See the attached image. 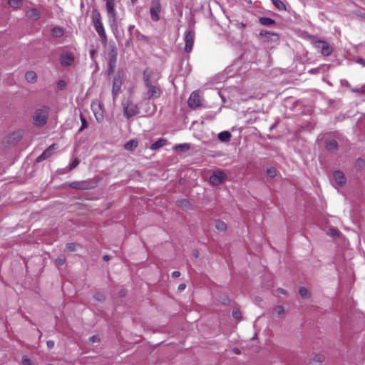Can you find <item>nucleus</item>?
<instances>
[{
	"label": "nucleus",
	"mask_w": 365,
	"mask_h": 365,
	"mask_svg": "<svg viewBox=\"0 0 365 365\" xmlns=\"http://www.w3.org/2000/svg\"><path fill=\"white\" fill-rule=\"evenodd\" d=\"M91 109L96 120L98 123H101L104 119V112L102 103L98 100L93 101L91 103Z\"/></svg>",
	"instance_id": "nucleus-8"
},
{
	"label": "nucleus",
	"mask_w": 365,
	"mask_h": 365,
	"mask_svg": "<svg viewBox=\"0 0 365 365\" xmlns=\"http://www.w3.org/2000/svg\"><path fill=\"white\" fill-rule=\"evenodd\" d=\"M106 48V56L108 61V72L110 75L114 72L118 57V48L114 42H110Z\"/></svg>",
	"instance_id": "nucleus-2"
},
{
	"label": "nucleus",
	"mask_w": 365,
	"mask_h": 365,
	"mask_svg": "<svg viewBox=\"0 0 365 365\" xmlns=\"http://www.w3.org/2000/svg\"><path fill=\"white\" fill-rule=\"evenodd\" d=\"M153 74V71L150 68H146L143 73V80L145 82V85L153 83L152 82V76Z\"/></svg>",
	"instance_id": "nucleus-19"
},
{
	"label": "nucleus",
	"mask_w": 365,
	"mask_h": 365,
	"mask_svg": "<svg viewBox=\"0 0 365 365\" xmlns=\"http://www.w3.org/2000/svg\"><path fill=\"white\" fill-rule=\"evenodd\" d=\"M160 11V5L158 1L150 8V12L151 19L154 21H158L159 20L158 13Z\"/></svg>",
	"instance_id": "nucleus-17"
},
{
	"label": "nucleus",
	"mask_w": 365,
	"mask_h": 365,
	"mask_svg": "<svg viewBox=\"0 0 365 365\" xmlns=\"http://www.w3.org/2000/svg\"><path fill=\"white\" fill-rule=\"evenodd\" d=\"M195 40V32L192 30L187 31L185 34L184 41L185 43V51L187 53L192 49Z\"/></svg>",
	"instance_id": "nucleus-11"
},
{
	"label": "nucleus",
	"mask_w": 365,
	"mask_h": 365,
	"mask_svg": "<svg viewBox=\"0 0 365 365\" xmlns=\"http://www.w3.org/2000/svg\"><path fill=\"white\" fill-rule=\"evenodd\" d=\"M274 6L279 11H286L285 4L281 0H271Z\"/></svg>",
	"instance_id": "nucleus-26"
},
{
	"label": "nucleus",
	"mask_w": 365,
	"mask_h": 365,
	"mask_svg": "<svg viewBox=\"0 0 365 365\" xmlns=\"http://www.w3.org/2000/svg\"><path fill=\"white\" fill-rule=\"evenodd\" d=\"M193 255H194V257H196V258H197V257H199V255H200L199 251H197V250H195V251L193 252Z\"/></svg>",
	"instance_id": "nucleus-53"
},
{
	"label": "nucleus",
	"mask_w": 365,
	"mask_h": 365,
	"mask_svg": "<svg viewBox=\"0 0 365 365\" xmlns=\"http://www.w3.org/2000/svg\"><path fill=\"white\" fill-rule=\"evenodd\" d=\"M277 170L273 167L269 168L267 170V175L271 178L275 177L277 175Z\"/></svg>",
	"instance_id": "nucleus-35"
},
{
	"label": "nucleus",
	"mask_w": 365,
	"mask_h": 365,
	"mask_svg": "<svg viewBox=\"0 0 365 365\" xmlns=\"http://www.w3.org/2000/svg\"><path fill=\"white\" fill-rule=\"evenodd\" d=\"M186 288V285L185 284H180L179 286H178V291L179 292H182L185 290V289Z\"/></svg>",
	"instance_id": "nucleus-46"
},
{
	"label": "nucleus",
	"mask_w": 365,
	"mask_h": 365,
	"mask_svg": "<svg viewBox=\"0 0 365 365\" xmlns=\"http://www.w3.org/2000/svg\"><path fill=\"white\" fill-rule=\"evenodd\" d=\"M146 91L144 93L145 99H157L162 94V89L158 83H153L145 86Z\"/></svg>",
	"instance_id": "nucleus-5"
},
{
	"label": "nucleus",
	"mask_w": 365,
	"mask_h": 365,
	"mask_svg": "<svg viewBox=\"0 0 365 365\" xmlns=\"http://www.w3.org/2000/svg\"><path fill=\"white\" fill-rule=\"evenodd\" d=\"M51 33L53 36L58 38L63 36L64 34L63 29L58 26L53 28L51 30Z\"/></svg>",
	"instance_id": "nucleus-27"
},
{
	"label": "nucleus",
	"mask_w": 365,
	"mask_h": 365,
	"mask_svg": "<svg viewBox=\"0 0 365 365\" xmlns=\"http://www.w3.org/2000/svg\"><path fill=\"white\" fill-rule=\"evenodd\" d=\"M49 108L43 106L37 109L33 116L34 124L36 126H42L45 125L48 120Z\"/></svg>",
	"instance_id": "nucleus-3"
},
{
	"label": "nucleus",
	"mask_w": 365,
	"mask_h": 365,
	"mask_svg": "<svg viewBox=\"0 0 365 365\" xmlns=\"http://www.w3.org/2000/svg\"><path fill=\"white\" fill-rule=\"evenodd\" d=\"M277 292L278 293H280V294H286V291L282 288H279L277 289Z\"/></svg>",
	"instance_id": "nucleus-51"
},
{
	"label": "nucleus",
	"mask_w": 365,
	"mask_h": 365,
	"mask_svg": "<svg viewBox=\"0 0 365 365\" xmlns=\"http://www.w3.org/2000/svg\"><path fill=\"white\" fill-rule=\"evenodd\" d=\"M175 149L181 151H187L190 149V145L187 143L179 144L175 145Z\"/></svg>",
	"instance_id": "nucleus-31"
},
{
	"label": "nucleus",
	"mask_w": 365,
	"mask_h": 365,
	"mask_svg": "<svg viewBox=\"0 0 365 365\" xmlns=\"http://www.w3.org/2000/svg\"><path fill=\"white\" fill-rule=\"evenodd\" d=\"M299 294L303 298H307L309 297V292L305 287H301L299 290Z\"/></svg>",
	"instance_id": "nucleus-37"
},
{
	"label": "nucleus",
	"mask_w": 365,
	"mask_h": 365,
	"mask_svg": "<svg viewBox=\"0 0 365 365\" xmlns=\"http://www.w3.org/2000/svg\"><path fill=\"white\" fill-rule=\"evenodd\" d=\"M70 186L78 190H88L92 187L91 182L89 181H75L71 182Z\"/></svg>",
	"instance_id": "nucleus-14"
},
{
	"label": "nucleus",
	"mask_w": 365,
	"mask_h": 365,
	"mask_svg": "<svg viewBox=\"0 0 365 365\" xmlns=\"http://www.w3.org/2000/svg\"><path fill=\"white\" fill-rule=\"evenodd\" d=\"M240 25V27H241V28H244V27H245V26H246V25H245V24H243V23H241Z\"/></svg>",
	"instance_id": "nucleus-55"
},
{
	"label": "nucleus",
	"mask_w": 365,
	"mask_h": 365,
	"mask_svg": "<svg viewBox=\"0 0 365 365\" xmlns=\"http://www.w3.org/2000/svg\"><path fill=\"white\" fill-rule=\"evenodd\" d=\"M37 74L35 71H29L25 74V78L29 83H35L37 81Z\"/></svg>",
	"instance_id": "nucleus-20"
},
{
	"label": "nucleus",
	"mask_w": 365,
	"mask_h": 365,
	"mask_svg": "<svg viewBox=\"0 0 365 365\" xmlns=\"http://www.w3.org/2000/svg\"><path fill=\"white\" fill-rule=\"evenodd\" d=\"M326 148L330 151H334L337 150V143L335 140L331 139L326 141Z\"/></svg>",
	"instance_id": "nucleus-23"
},
{
	"label": "nucleus",
	"mask_w": 365,
	"mask_h": 365,
	"mask_svg": "<svg viewBox=\"0 0 365 365\" xmlns=\"http://www.w3.org/2000/svg\"><path fill=\"white\" fill-rule=\"evenodd\" d=\"M330 234L333 236H337L338 235V231L336 230H331Z\"/></svg>",
	"instance_id": "nucleus-50"
},
{
	"label": "nucleus",
	"mask_w": 365,
	"mask_h": 365,
	"mask_svg": "<svg viewBox=\"0 0 365 365\" xmlns=\"http://www.w3.org/2000/svg\"><path fill=\"white\" fill-rule=\"evenodd\" d=\"M354 92H359V91L357 89L354 90Z\"/></svg>",
	"instance_id": "nucleus-58"
},
{
	"label": "nucleus",
	"mask_w": 365,
	"mask_h": 365,
	"mask_svg": "<svg viewBox=\"0 0 365 365\" xmlns=\"http://www.w3.org/2000/svg\"><path fill=\"white\" fill-rule=\"evenodd\" d=\"M81 121V126L80 127L78 132H82L85 128H87V121L86 118L83 117V115H80Z\"/></svg>",
	"instance_id": "nucleus-34"
},
{
	"label": "nucleus",
	"mask_w": 365,
	"mask_h": 365,
	"mask_svg": "<svg viewBox=\"0 0 365 365\" xmlns=\"http://www.w3.org/2000/svg\"><path fill=\"white\" fill-rule=\"evenodd\" d=\"M103 260L108 261L110 259V257L108 255H104L103 257Z\"/></svg>",
	"instance_id": "nucleus-54"
},
{
	"label": "nucleus",
	"mask_w": 365,
	"mask_h": 365,
	"mask_svg": "<svg viewBox=\"0 0 365 365\" xmlns=\"http://www.w3.org/2000/svg\"><path fill=\"white\" fill-rule=\"evenodd\" d=\"M66 249H67V250H68L70 252L74 251L75 249H76V244H74V243H68L66 245Z\"/></svg>",
	"instance_id": "nucleus-41"
},
{
	"label": "nucleus",
	"mask_w": 365,
	"mask_h": 365,
	"mask_svg": "<svg viewBox=\"0 0 365 365\" xmlns=\"http://www.w3.org/2000/svg\"><path fill=\"white\" fill-rule=\"evenodd\" d=\"M108 23L112 30V32L115 36V38L119 41L120 39V32L118 30V24H117V17L113 19H108Z\"/></svg>",
	"instance_id": "nucleus-15"
},
{
	"label": "nucleus",
	"mask_w": 365,
	"mask_h": 365,
	"mask_svg": "<svg viewBox=\"0 0 365 365\" xmlns=\"http://www.w3.org/2000/svg\"><path fill=\"white\" fill-rule=\"evenodd\" d=\"M315 48H317L323 56H328L333 51L332 46L327 41L319 40L313 43Z\"/></svg>",
	"instance_id": "nucleus-7"
},
{
	"label": "nucleus",
	"mask_w": 365,
	"mask_h": 365,
	"mask_svg": "<svg viewBox=\"0 0 365 365\" xmlns=\"http://www.w3.org/2000/svg\"><path fill=\"white\" fill-rule=\"evenodd\" d=\"M231 138V133L229 131H222L218 134V139L222 142H228Z\"/></svg>",
	"instance_id": "nucleus-22"
},
{
	"label": "nucleus",
	"mask_w": 365,
	"mask_h": 365,
	"mask_svg": "<svg viewBox=\"0 0 365 365\" xmlns=\"http://www.w3.org/2000/svg\"><path fill=\"white\" fill-rule=\"evenodd\" d=\"M100 337L98 336H91L89 339H88V341L90 343H92V344H94V343H99L100 342Z\"/></svg>",
	"instance_id": "nucleus-40"
},
{
	"label": "nucleus",
	"mask_w": 365,
	"mask_h": 365,
	"mask_svg": "<svg viewBox=\"0 0 365 365\" xmlns=\"http://www.w3.org/2000/svg\"><path fill=\"white\" fill-rule=\"evenodd\" d=\"M80 163V160L78 159V158H76L75 160H73L69 165L68 168H69V170H71L73 169H74L76 167L78 166V165Z\"/></svg>",
	"instance_id": "nucleus-39"
},
{
	"label": "nucleus",
	"mask_w": 365,
	"mask_h": 365,
	"mask_svg": "<svg viewBox=\"0 0 365 365\" xmlns=\"http://www.w3.org/2000/svg\"><path fill=\"white\" fill-rule=\"evenodd\" d=\"M75 61V56L73 53L66 51L61 53L60 56L61 65L63 67L71 66Z\"/></svg>",
	"instance_id": "nucleus-10"
},
{
	"label": "nucleus",
	"mask_w": 365,
	"mask_h": 365,
	"mask_svg": "<svg viewBox=\"0 0 365 365\" xmlns=\"http://www.w3.org/2000/svg\"><path fill=\"white\" fill-rule=\"evenodd\" d=\"M272 312L277 317H280L284 314V309L282 305H277L273 308Z\"/></svg>",
	"instance_id": "nucleus-29"
},
{
	"label": "nucleus",
	"mask_w": 365,
	"mask_h": 365,
	"mask_svg": "<svg viewBox=\"0 0 365 365\" xmlns=\"http://www.w3.org/2000/svg\"><path fill=\"white\" fill-rule=\"evenodd\" d=\"M137 1H138V0H131V2L133 4H136Z\"/></svg>",
	"instance_id": "nucleus-56"
},
{
	"label": "nucleus",
	"mask_w": 365,
	"mask_h": 365,
	"mask_svg": "<svg viewBox=\"0 0 365 365\" xmlns=\"http://www.w3.org/2000/svg\"><path fill=\"white\" fill-rule=\"evenodd\" d=\"M259 34H260L261 36H263V37H267L269 35H274V36H276V34H271V33H269L268 31H262Z\"/></svg>",
	"instance_id": "nucleus-44"
},
{
	"label": "nucleus",
	"mask_w": 365,
	"mask_h": 365,
	"mask_svg": "<svg viewBox=\"0 0 365 365\" xmlns=\"http://www.w3.org/2000/svg\"><path fill=\"white\" fill-rule=\"evenodd\" d=\"M235 352L236 354H239V353H240V351H239L237 349H236L235 350Z\"/></svg>",
	"instance_id": "nucleus-57"
},
{
	"label": "nucleus",
	"mask_w": 365,
	"mask_h": 365,
	"mask_svg": "<svg viewBox=\"0 0 365 365\" xmlns=\"http://www.w3.org/2000/svg\"><path fill=\"white\" fill-rule=\"evenodd\" d=\"M166 140L165 139H159L158 140H157L156 142H155L154 143H153L150 146V149L154 150H157L160 148H162L163 146H164L165 145H166Z\"/></svg>",
	"instance_id": "nucleus-24"
},
{
	"label": "nucleus",
	"mask_w": 365,
	"mask_h": 365,
	"mask_svg": "<svg viewBox=\"0 0 365 365\" xmlns=\"http://www.w3.org/2000/svg\"><path fill=\"white\" fill-rule=\"evenodd\" d=\"M152 107H153V109L150 112V114H153L155 113V111L156 110V106L155 104H152Z\"/></svg>",
	"instance_id": "nucleus-52"
},
{
	"label": "nucleus",
	"mask_w": 365,
	"mask_h": 365,
	"mask_svg": "<svg viewBox=\"0 0 365 365\" xmlns=\"http://www.w3.org/2000/svg\"><path fill=\"white\" fill-rule=\"evenodd\" d=\"M259 21L262 25L264 26H272L275 23L274 20L269 17H261L259 19Z\"/></svg>",
	"instance_id": "nucleus-25"
},
{
	"label": "nucleus",
	"mask_w": 365,
	"mask_h": 365,
	"mask_svg": "<svg viewBox=\"0 0 365 365\" xmlns=\"http://www.w3.org/2000/svg\"><path fill=\"white\" fill-rule=\"evenodd\" d=\"M26 16L34 20H37L40 18L41 14L36 9H31L27 11Z\"/></svg>",
	"instance_id": "nucleus-21"
},
{
	"label": "nucleus",
	"mask_w": 365,
	"mask_h": 365,
	"mask_svg": "<svg viewBox=\"0 0 365 365\" xmlns=\"http://www.w3.org/2000/svg\"><path fill=\"white\" fill-rule=\"evenodd\" d=\"M227 178V175L222 170H216L210 178V182L213 185H219Z\"/></svg>",
	"instance_id": "nucleus-9"
},
{
	"label": "nucleus",
	"mask_w": 365,
	"mask_h": 365,
	"mask_svg": "<svg viewBox=\"0 0 365 365\" xmlns=\"http://www.w3.org/2000/svg\"><path fill=\"white\" fill-rule=\"evenodd\" d=\"M358 63H359V64H361V66H365V59H364V58H359V59L358 60Z\"/></svg>",
	"instance_id": "nucleus-49"
},
{
	"label": "nucleus",
	"mask_w": 365,
	"mask_h": 365,
	"mask_svg": "<svg viewBox=\"0 0 365 365\" xmlns=\"http://www.w3.org/2000/svg\"><path fill=\"white\" fill-rule=\"evenodd\" d=\"M356 165L359 167V168H363L364 166V161L360 158L357 159L356 162Z\"/></svg>",
	"instance_id": "nucleus-43"
},
{
	"label": "nucleus",
	"mask_w": 365,
	"mask_h": 365,
	"mask_svg": "<svg viewBox=\"0 0 365 365\" xmlns=\"http://www.w3.org/2000/svg\"><path fill=\"white\" fill-rule=\"evenodd\" d=\"M47 346L49 349H51L54 346V341L49 340L46 342Z\"/></svg>",
	"instance_id": "nucleus-45"
},
{
	"label": "nucleus",
	"mask_w": 365,
	"mask_h": 365,
	"mask_svg": "<svg viewBox=\"0 0 365 365\" xmlns=\"http://www.w3.org/2000/svg\"><path fill=\"white\" fill-rule=\"evenodd\" d=\"M123 114L127 118L135 116L139 113L138 105L130 100L123 102Z\"/></svg>",
	"instance_id": "nucleus-6"
},
{
	"label": "nucleus",
	"mask_w": 365,
	"mask_h": 365,
	"mask_svg": "<svg viewBox=\"0 0 365 365\" xmlns=\"http://www.w3.org/2000/svg\"><path fill=\"white\" fill-rule=\"evenodd\" d=\"M180 276V272H178V271H174L173 273H172V277L173 278H178Z\"/></svg>",
	"instance_id": "nucleus-47"
},
{
	"label": "nucleus",
	"mask_w": 365,
	"mask_h": 365,
	"mask_svg": "<svg viewBox=\"0 0 365 365\" xmlns=\"http://www.w3.org/2000/svg\"><path fill=\"white\" fill-rule=\"evenodd\" d=\"M22 364L24 365H32L31 361L26 356L22 358Z\"/></svg>",
	"instance_id": "nucleus-42"
},
{
	"label": "nucleus",
	"mask_w": 365,
	"mask_h": 365,
	"mask_svg": "<svg viewBox=\"0 0 365 365\" xmlns=\"http://www.w3.org/2000/svg\"><path fill=\"white\" fill-rule=\"evenodd\" d=\"M333 176H334V178L335 180V182L339 185H343L345 184V182H346V177H345L344 174L341 171H340V170H335L333 173Z\"/></svg>",
	"instance_id": "nucleus-18"
},
{
	"label": "nucleus",
	"mask_w": 365,
	"mask_h": 365,
	"mask_svg": "<svg viewBox=\"0 0 365 365\" xmlns=\"http://www.w3.org/2000/svg\"><path fill=\"white\" fill-rule=\"evenodd\" d=\"M55 150V145H51L50 147H48L41 155H39L37 159L36 162L40 163L49 157H51L53 153V150Z\"/></svg>",
	"instance_id": "nucleus-16"
},
{
	"label": "nucleus",
	"mask_w": 365,
	"mask_h": 365,
	"mask_svg": "<svg viewBox=\"0 0 365 365\" xmlns=\"http://www.w3.org/2000/svg\"><path fill=\"white\" fill-rule=\"evenodd\" d=\"M91 19L95 30L96 31L99 37L101 38L102 44L103 46H106L108 43L107 35L102 23L101 13L97 9H94L92 11Z\"/></svg>",
	"instance_id": "nucleus-1"
},
{
	"label": "nucleus",
	"mask_w": 365,
	"mask_h": 365,
	"mask_svg": "<svg viewBox=\"0 0 365 365\" xmlns=\"http://www.w3.org/2000/svg\"><path fill=\"white\" fill-rule=\"evenodd\" d=\"M232 316L236 319H240L242 318V313L238 309H235L232 311Z\"/></svg>",
	"instance_id": "nucleus-38"
},
{
	"label": "nucleus",
	"mask_w": 365,
	"mask_h": 365,
	"mask_svg": "<svg viewBox=\"0 0 365 365\" xmlns=\"http://www.w3.org/2000/svg\"><path fill=\"white\" fill-rule=\"evenodd\" d=\"M325 359V357L324 355L322 354H315L313 358L312 359V360L313 361H315V362H318V363H322Z\"/></svg>",
	"instance_id": "nucleus-33"
},
{
	"label": "nucleus",
	"mask_w": 365,
	"mask_h": 365,
	"mask_svg": "<svg viewBox=\"0 0 365 365\" xmlns=\"http://www.w3.org/2000/svg\"><path fill=\"white\" fill-rule=\"evenodd\" d=\"M106 3V11L108 19H114L117 17V12L115 10V0H104Z\"/></svg>",
	"instance_id": "nucleus-13"
},
{
	"label": "nucleus",
	"mask_w": 365,
	"mask_h": 365,
	"mask_svg": "<svg viewBox=\"0 0 365 365\" xmlns=\"http://www.w3.org/2000/svg\"><path fill=\"white\" fill-rule=\"evenodd\" d=\"M58 86L59 87H64V86H66V83H65V81H64L61 80V81H59L58 82Z\"/></svg>",
	"instance_id": "nucleus-48"
},
{
	"label": "nucleus",
	"mask_w": 365,
	"mask_h": 365,
	"mask_svg": "<svg viewBox=\"0 0 365 365\" xmlns=\"http://www.w3.org/2000/svg\"><path fill=\"white\" fill-rule=\"evenodd\" d=\"M66 262V259L64 257H58L56 259L55 264L57 267L62 266Z\"/></svg>",
	"instance_id": "nucleus-36"
},
{
	"label": "nucleus",
	"mask_w": 365,
	"mask_h": 365,
	"mask_svg": "<svg viewBox=\"0 0 365 365\" xmlns=\"http://www.w3.org/2000/svg\"><path fill=\"white\" fill-rule=\"evenodd\" d=\"M9 4L13 8H18L21 6L22 1L21 0H9Z\"/></svg>",
	"instance_id": "nucleus-32"
},
{
	"label": "nucleus",
	"mask_w": 365,
	"mask_h": 365,
	"mask_svg": "<svg viewBox=\"0 0 365 365\" xmlns=\"http://www.w3.org/2000/svg\"><path fill=\"white\" fill-rule=\"evenodd\" d=\"M124 73L123 71L118 70L113 79L112 96L115 101L121 91L123 83Z\"/></svg>",
	"instance_id": "nucleus-4"
},
{
	"label": "nucleus",
	"mask_w": 365,
	"mask_h": 365,
	"mask_svg": "<svg viewBox=\"0 0 365 365\" xmlns=\"http://www.w3.org/2000/svg\"><path fill=\"white\" fill-rule=\"evenodd\" d=\"M189 107L191 108H197L202 105L201 97L197 91L192 92L187 101Z\"/></svg>",
	"instance_id": "nucleus-12"
},
{
	"label": "nucleus",
	"mask_w": 365,
	"mask_h": 365,
	"mask_svg": "<svg viewBox=\"0 0 365 365\" xmlns=\"http://www.w3.org/2000/svg\"><path fill=\"white\" fill-rule=\"evenodd\" d=\"M215 227L217 230L224 232L227 230V224L223 221L217 220L215 222Z\"/></svg>",
	"instance_id": "nucleus-30"
},
{
	"label": "nucleus",
	"mask_w": 365,
	"mask_h": 365,
	"mask_svg": "<svg viewBox=\"0 0 365 365\" xmlns=\"http://www.w3.org/2000/svg\"><path fill=\"white\" fill-rule=\"evenodd\" d=\"M138 146V141L137 140H131L128 142H127L125 145H124V148L125 149L128 150H134L136 147Z\"/></svg>",
	"instance_id": "nucleus-28"
}]
</instances>
